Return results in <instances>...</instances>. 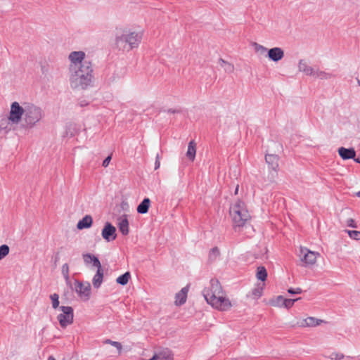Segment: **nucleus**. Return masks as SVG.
I'll return each instance as SVG.
<instances>
[{
  "label": "nucleus",
  "instance_id": "nucleus-1",
  "mask_svg": "<svg viewBox=\"0 0 360 360\" xmlns=\"http://www.w3.org/2000/svg\"><path fill=\"white\" fill-rule=\"evenodd\" d=\"M69 81L72 89L85 90L93 85L94 68L91 62H85L79 67L69 68Z\"/></svg>",
  "mask_w": 360,
  "mask_h": 360
},
{
  "label": "nucleus",
  "instance_id": "nucleus-2",
  "mask_svg": "<svg viewBox=\"0 0 360 360\" xmlns=\"http://www.w3.org/2000/svg\"><path fill=\"white\" fill-rule=\"evenodd\" d=\"M202 295L208 304L219 310L226 311L231 307L229 300L224 296L222 287L217 279L210 281V286L202 290Z\"/></svg>",
  "mask_w": 360,
  "mask_h": 360
},
{
  "label": "nucleus",
  "instance_id": "nucleus-3",
  "mask_svg": "<svg viewBox=\"0 0 360 360\" xmlns=\"http://www.w3.org/2000/svg\"><path fill=\"white\" fill-rule=\"evenodd\" d=\"M229 213L236 231H240V229L243 227L250 219L244 202L239 200L231 206Z\"/></svg>",
  "mask_w": 360,
  "mask_h": 360
},
{
  "label": "nucleus",
  "instance_id": "nucleus-4",
  "mask_svg": "<svg viewBox=\"0 0 360 360\" xmlns=\"http://www.w3.org/2000/svg\"><path fill=\"white\" fill-rule=\"evenodd\" d=\"M142 39L141 32L124 30L120 35L117 36L115 44L120 50L129 51L139 46Z\"/></svg>",
  "mask_w": 360,
  "mask_h": 360
},
{
  "label": "nucleus",
  "instance_id": "nucleus-5",
  "mask_svg": "<svg viewBox=\"0 0 360 360\" xmlns=\"http://www.w3.org/2000/svg\"><path fill=\"white\" fill-rule=\"evenodd\" d=\"M44 117L42 108L34 103H27L23 122L27 129L35 127Z\"/></svg>",
  "mask_w": 360,
  "mask_h": 360
},
{
  "label": "nucleus",
  "instance_id": "nucleus-6",
  "mask_svg": "<svg viewBox=\"0 0 360 360\" xmlns=\"http://www.w3.org/2000/svg\"><path fill=\"white\" fill-rule=\"evenodd\" d=\"M27 103L24 102L22 105L17 101H14L11 105L8 120L13 124H18L21 120L23 121Z\"/></svg>",
  "mask_w": 360,
  "mask_h": 360
},
{
  "label": "nucleus",
  "instance_id": "nucleus-7",
  "mask_svg": "<svg viewBox=\"0 0 360 360\" xmlns=\"http://www.w3.org/2000/svg\"><path fill=\"white\" fill-rule=\"evenodd\" d=\"M60 309L62 313L58 315L57 319L59 321L60 326L65 328L73 323V309L69 306H61Z\"/></svg>",
  "mask_w": 360,
  "mask_h": 360
},
{
  "label": "nucleus",
  "instance_id": "nucleus-8",
  "mask_svg": "<svg viewBox=\"0 0 360 360\" xmlns=\"http://www.w3.org/2000/svg\"><path fill=\"white\" fill-rule=\"evenodd\" d=\"M86 54L84 51H72L68 56V59L70 61L69 68L79 67L83 65L85 62H91L85 58Z\"/></svg>",
  "mask_w": 360,
  "mask_h": 360
},
{
  "label": "nucleus",
  "instance_id": "nucleus-9",
  "mask_svg": "<svg viewBox=\"0 0 360 360\" xmlns=\"http://www.w3.org/2000/svg\"><path fill=\"white\" fill-rule=\"evenodd\" d=\"M75 288L79 297L89 300L91 293V285L89 282L82 283L76 280L75 281Z\"/></svg>",
  "mask_w": 360,
  "mask_h": 360
},
{
  "label": "nucleus",
  "instance_id": "nucleus-10",
  "mask_svg": "<svg viewBox=\"0 0 360 360\" xmlns=\"http://www.w3.org/2000/svg\"><path fill=\"white\" fill-rule=\"evenodd\" d=\"M101 236L106 242H111L117 237L116 228L110 222H106L102 229Z\"/></svg>",
  "mask_w": 360,
  "mask_h": 360
},
{
  "label": "nucleus",
  "instance_id": "nucleus-11",
  "mask_svg": "<svg viewBox=\"0 0 360 360\" xmlns=\"http://www.w3.org/2000/svg\"><path fill=\"white\" fill-rule=\"evenodd\" d=\"M301 260L304 262L306 265H312L316 261L317 256L319 255L318 252L310 251L307 248H301Z\"/></svg>",
  "mask_w": 360,
  "mask_h": 360
},
{
  "label": "nucleus",
  "instance_id": "nucleus-12",
  "mask_svg": "<svg viewBox=\"0 0 360 360\" xmlns=\"http://www.w3.org/2000/svg\"><path fill=\"white\" fill-rule=\"evenodd\" d=\"M94 266L97 268V271L93 278L92 283L95 288H98L101 286L103 278V270L99 259H96L94 262Z\"/></svg>",
  "mask_w": 360,
  "mask_h": 360
},
{
  "label": "nucleus",
  "instance_id": "nucleus-13",
  "mask_svg": "<svg viewBox=\"0 0 360 360\" xmlns=\"http://www.w3.org/2000/svg\"><path fill=\"white\" fill-rule=\"evenodd\" d=\"M265 160L266 164L269 165L270 169L274 172L275 175L272 174V178L274 179L278 169V160L279 157L275 154H266L265 156Z\"/></svg>",
  "mask_w": 360,
  "mask_h": 360
},
{
  "label": "nucleus",
  "instance_id": "nucleus-14",
  "mask_svg": "<svg viewBox=\"0 0 360 360\" xmlns=\"http://www.w3.org/2000/svg\"><path fill=\"white\" fill-rule=\"evenodd\" d=\"M267 56L270 60L278 62L284 57V51L280 47H274L268 50Z\"/></svg>",
  "mask_w": 360,
  "mask_h": 360
},
{
  "label": "nucleus",
  "instance_id": "nucleus-15",
  "mask_svg": "<svg viewBox=\"0 0 360 360\" xmlns=\"http://www.w3.org/2000/svg\"><path fill=\"white\" fill-rule=\"evenodd\" d=\"M127 74V68L124 67L117 68L112 75L108 79L109 84L115 82L116 81L123 78Z\"/></svg>",
  "mask_w": 360,
  "mask_h": 360
},
{
  "label": "nucleus",
  "instance_id": "nucleus-16",
  "mask_svg": "<svg viewBox=\"0 0 360 360\" xmlns=\"http://www.w3.org/2000/svg\"><path fill=\"white\" fill-rule=\"evenodd\" d=\"M338 151L339 155L344 160L352 159L356 157V151L353 148H346L345 147H340L338 148Z\"/></svg>",
  "mask_w": 360,
  "mask_h": 360
},
{
  "label": "nucleus",
  "instance_id": "nucleus-17",
  "mask_svg": "<svg viewBox=\"0 0 360 360\" xmlns=\"http://www.w3.org/2000/svg\"><path fill=\"white\" fill-rule=\"evenodd\" d=\"M118 228L122 235L127 236L129 234V221L126 214L122 215L118 218Z\"/></svg>",
  "mask_w": 360,
  "mask_h": 360
},
{
  "label": "nucleus",
  "instance_id": "nucleus-18",
  "mask_svg": "<svg viewBox=\"0 0 360 360\" xmlns=\"http://www.w3.org/2000/svg\"><path fill=\"white\" fill-rule=\"evenodd\" d=\"M188 292V286H186L183 288L178 293L176 294L175 303L176 305H182L186 302Z\"/></svg>",
  "mask_w": 360,
  "mask_h": 360
},
{
  "label": "nucleus",
  "instance_id": "nucleus-19",
  "mask_svg": "<svg viewBox=\"0 0 360 360\" xmlns=\"http://www.w3.org/2000/svg\"><path fill=\"white\" fill-rule=\"evenodd\" d=\"M93 223V219L91 215H86L82 218V219L79 220L77 224V228L79 230H82L84 229L90 228Z\"/></svg>",
  "mask_w": 360,
  "mask_h": 360
},
{
  "label": "nucleus",
  "instance_id": "nucleus-20",
  "mask_svg": "<svg viewBox=\"0 0 360 360\" xmlns=\"http://www.w3.org/2000/svg\"><path fill=\"white\" fill-rule=\"evenodd\" d=\"M322 322L323 321L321 319L310 316L303 319L300 326L302 327H314L319 326Z\"/></svg>",
  "mask_w": 360,
  "mask_h": 360
},
{
  "label": "nucleus",
  "instance_id": "nucleus-21",
  "mask_svg": "<svg viewBox=\"0 0 360 360\" xmlns=\"http://www.w3.org/2000/svg\"><path fill=\"white\" fill-rule=\"evenodd\" d=\"M298 68L300 72H304L306 75L312 76L314 72L315 68L309 66L307 63L303 60H300L298 64Z\"/></svg>",
  "mask_w": 360,
  "mask_h": 360
},
{
  "label": "nucleus",
  "instance_id": "nucleus-22",
  "mask_svg": "<svg viewBox=\"0 0 360 360\" xmlns=\"http://www.w3.org/2000/svg\"><path fill=\"white\" fill-rule=\"evenodd\" d=\"M314 78H319L321 79H329L334 77L330 72H327L323 70H321L319 68H315L314 74L312 75Z\"/></svg>",
  "mask_w": 360,
  "mask_h": 360
},
{
  "label": "nucleus",
  "instance_id": "nucleus-23",
  "mask_svg": "<svg viewBox=\"0 0 360 360\" xmlns=\"http://www.w3.org/2000/svg\"><path fill=\"white\" fill-rule=\"evenodd\" d=\"M150 205V200L146 198L137 207V212L139 214H146L148 212V209Z\"/></svg>",
  "mask_w": 360,
  "mask_h": 360
},
{
  "label": "nucleus",
  "instance_id": "nucleus-24",
  "mask_svg": "<svg viewBox=\"0 0 360 360\" xmlns=\"http://www.w3.org/2000/svg\"><path fill=\"white\" fill-rule=\"evenodd\" d=\"M195 154H196L195 143L194 142V141H191L188 143V150L186 152V157L191 161L193 162L195 160Z\"/></svg>",
  "mask_w": 360,
  "mask_h": 360
},
{
  "label": "nucleus",
  "instance_id": "nucleus-25",
  "mask_svg": "<svg viewBox=\"0 0 360 360\" xmlns=\"http://www.w3.org/2000/svg\"><path fill=\"white\" fill-rule=\"evenodd\" d=\"M219 65L224 68V71L228 73H232L234 70V66L233 64L224 60L222 58L219 60Z\"/></svg>",
  "mask_w": 360,
  "mask_h": 360
},
{
  "label": "nucleus",
  "instance_id": "nucleus-26",
  "mask_svg": "<svg viewBox=\"0 0 360 360\" xmlns=\"http://www.w3.org/2000/svg\"><path fill=\"white\" fill-rule=\"evenodd\" d=\"M219 255H220V251L217 247H214V248H212L209 253V257H208L209 262H215L217 260V259L219 257Z\"/></svg>",
  "mask_w": 360,
  "mask_h": 360
},
{
  "label": "nucleus",
  "instance_id": "nucleus-27",
  "mask_svg": "<svg viewBox=\"0 0 360 360\" xmlns=\"http://www.w3.org/2000/svg\"><path fill=\"white\" fill-rule=\"evenodd\" d=\"M283 302H284V297L281 295H279L275 298L271 299L269 301V304L273 307H283Z\"/></svg>",
  "mask_w": 360,
  "mask_h": 360
},
{
  "label": "nucleus",
  "instance_id": "nucleus-28",
  "mask_svg": "<svg viewBox=\"0 0 360 360\" xmlns=\"http://www.w3.org/2000/svg\"><path fill=\"white\" fill-rule=\"evenodd\" d=\"M267 277L266 269L264 266H259L257 271V279L264 281Z\"/></svg>",
  "mask_w": 360,
  "mask_h": 360
},
{
  "label": "nucleus",
  "instance_id": "nucleus-29",
  "mask_svg": "<svg viewBox=\"0 0 360 360\" xmlns=\"http://www.w3.org/2000/svg\"><path fill=\"white\" fill-rule=\"evenodd\" d=\"M131 277V274L129 271H127L125 272L124 274L120 276L117 279H116V281L117 283L122 285H126L128 281H129V279Z\"/></svg>",
  "mask_w": 360,
  "mask_h": 360
},
{
  "label": "nucleus",
  "instance_id": "nucleus-30",
  "mask_svg": "<svg viewBox=\"0 0 360 360\" xmlns=\"http://www.w3.org/2000/svg\"><path fill=\"white\" fill-rule=\"evenodd\" d=\"M103 343L104 344H109L113 347H115L117 350V352L119 354H121L122 352V345L120 342H116V341H112L110 339H106L103 341Z\"/></svg>",
  "mask_w": 360,
  "mask_h": 360
},
{
  "label": "nucleus",
  "instance_id": "nucleus-31",
  "mask_svg": "<svg viewBox=\"0 0 360 360\" xmlns=\"http://www.w3.org/2000/svg\"><path fill=\"white\" fill-rule=\"evenodd\" d=\"M83 259H84V262L86 264H89V263L92 262L94 266V262L96 261V259H98L97 257H96L94 255L89 254V253L84 254Z\"/></svg>",
  "mask_w": 360,
  "mask_h": 360
},
{
  "label": "nucleus",
  "instance_id": "nucleus-32",
  "mask_svg": "<svg viewBox=\"0 0 360 360\" xmlns=\"http://www.w3.org/2000/svg\"><path fill=\"white\" fill-rule=\"evenodd\" d=\"M62 274L65 279L67 283H70L69 277V266L68 264H64L62 266Z\"/></svg>",
  "mask_w": 360,
  "mask_h": 360
},
{
  "label": "nucleus",
  "instance_id": "nucleus-33",
  "mask_svg": "<svg viewBox=\"0 0 360 360\" xmlns=\"http://www.w3.org/2000/svg\"><path fill=\"white\" fill-rule=\"evenodd\" d=\"M300 297L296 298V299H285L283 303V307L286 309H290L292 307L295 302L300 300Z\"/></svg>",
  "mask_w": 360,
  "mask_h": 360
},
{
  "label": "nucleus",
  "instance_id": "nucleus-34",
  "mask_svg": "<svg viewBox=\"0 0 360 360\" xmlns=\"http://www.w3.org/2000/svg\"><path fill=\"white\" fill-rule=\"evenodd\" d=\"M252 46L254 47L256 52H260L262 53L268 51V49L264 46L259 44L257 42H252Z\"/></svg>",
  "mask_w": 360,
  "mask_h": 360
},
{
  "label": "nucleus",
  "instance_id": "nucleus-35",
  "mask_svg": "<svg viewBox=\"0 0 360 360\" xmlns=\"http://www.w3.org/2000/svg\"><path fill=\"white\" fill-rule=\"evenodd\" d=\"M263 288L262 287H257L252 289V295L254 299H257L260 297L262 295Z\"/></svg>",
  "mask_w": 360,
  "mask_h": 360
},
{
  "label": "nucleus",
  "instance_id": "nucleus-36",
  "mask_svg": "<svg viewBox=\"0 0 360 360\" xmlns=\"http://www.w3.org/2000/svg\"><path fill=\"white\" fill-rule=\"evenodd\" d=\"M52 301V307L53 309H56L59 307V296L58 294L54 293L50 296Z\"/></svg>",
  "mask_w": 360,
  "mask_h": 360
},
{
  "label": "nucleus",
  "instance_id": "nucleus-37",
  "mask_svg": "<svg viewBox=\"0 0 360 360\" xmlns=\"http://www.w3.org/2000/svg\"><path fill=\"white\" fill-rule=\"evenodd\" d=\"M9 252V248L6 245L0 246V260L4 258Z\"/></svg>",
  "mask_w": 360,
  "mask_h": 360
},
{
  "label": "nucleus",
  "instance_id": "nucleus-38",
  "mask_svg": "<svg viewBox=\"0 0 360 360\" xmlns=\"http://www.w3.org/2000/svg\"><path fill=\"white\" fill-rule=\"evenodd\" d=\"M349 237L354 240H360V231H346Z\"/></svg>",
  "mask_w": 360,
  "mask_h": 360
},
{
  "label": "nucleus",
  "instance_id": "nucleus-39",
  "mask_svg": "<svg viewBox=\"0 0 360 360\" xmlns=\"http://www.w3.org/2000/svg\"><path fill=\"white\" fill-rule=\"evenodd\" d=\"M9 121L8 117L1 119L0 121V129L6 130L8 127Z\"/></svg>",
  "mask_w": 360,
  "mask_h": 360
},
{
  "label": "nucleus",
  "instance_id": "nucleus-40",
  "mask_svg": "<svg viewBox=\"0 0 360 360\" xmlns=\"http://www.w3.org/2000/svg\"><path fill=\"white\" fill-rule=\"evenodd\" d=\"M345 356L343 354L338 352H333L330 356V359L332 360H340L342 359Z\"/></svg>",
  "mask_w": 360,
  "mask_h": 360
},
{
  "label": "nucleus",
  "instance_id": "nucleus-41",
  "mask_svg": "<svg viewBox=\"0 0 360 360\" xmlns=\"http://www.w3.org/2000/svg\"><path fill=\"white\" fill-rule=\"evenodd\" d=\"M288 292L290 293V294H292V295H295V294H300L302 293V290L300 288H297L296 289H294V288H289L288 290Z\"/></svg>",
  "mask_w": 360,
  "mask_h": 360
},
{
  "label": "nucleus",
  "instance_id": "nucleus-42",
  "mask_svg": "<svg viewBox=\"0 0 360 360\" xmlns=\"http://www.w3.org/2000/svg\"><path fill=\"white\" fill-rule=\"evenodd\" d=\"M112 159V155H108L103 162L102 166L104 167H107Z\"/></svg>",
  "mask_w": 360,
  "mask_h": 360
},
{
  "label": "nucleus",
  "instance_id": "nucleus-43",
  "mask_svg": "<svg viewBox=\"0 0 360 360\" xmlns=\"http://www.w3.org/2000/svg\"><path fill=\"white\" fill-rule=\"evenodd\" d=\"M347 224L348 226L352 227V228H356V224L354 219H349L347 221Z\"/></svg>",
  "mask_w": 360,
  "mask_h": 360
},
{
  "label": "nucleus",
  "instance_id": "nucleus-44",
  "mask_svg": "<svg viewBox=\"0 0 360 360\" xmlns=\"http://www.w3.org/2000/svg\"><path fill=\"white\" fill-rule=\"evenodd\" d=\"M160 166V155L158 153L156 155V160L155 162V169H158Z\"/></svg>",
  "mask_w": 360,
  "mask_h": 360
},
{
  "label": "nucleus",
  "instance_id": "nucleus-45",
  "mask_svg": "<svg viewBox=\"0 0 360 360\" xmlns=\"http://www.w3.org/2000/svg\"><path fill=\"white\" fill-rule=\"evenodd\" d=\"M60 260L59 251L57 252L54 256V264L56 265Z\"/></svg>",
  "mask_w": 360,
  "mask_h": 360
},
{
  "label": "nucleus",
  "instance_id": "nucleus-46",
  "mask_svg": "<svg viewBox=\"0 0 360 360\" xmlns=\"http://www.w3.org/2000/svg\"><path fill=\"white\" fill-rule=\"evenodd\" d=\"M168 113H180V110H176V109H168L167 110Z\"/></svg>",
  "mask_w": 360,
  "mask_h": 360
},
{
  "label": "nucleus",
  "instance_id": "nucleus-47",
  "mask_svg": "<svg viewBox=\"0 0 360 360\" xmlns=\"http://www.w3.org/2000/svg\"><path fill=\"white\" fill-rule=\"evenodd\" d=\"M353 159H354V160L356 162H357V163H360V157H358V158H353Z\"/></svg>",
  "mask_w": 360,
  "mask_h": 360
},
{
  "label": "nucleus",
  "instance_id": "nucleus-48",
  "mask_svg": "<svg viewBox=\"0 0 360 360\" xmlns=\"http://www.w3.org/2000/svg\"><path fill=\"white\" fill-rule=\"evenodd\" d=\"M48 360H56L55 358H53V356H49L48 358Z\"/></svg>",
  "mask_w": 360,
  "mask_h": 360
},
{
  "label": "nucleus",
  "instance_id": "nucleus-49",
  "mask_svg": "<svg viewBox=\"0 0 360 360\" xmlns=\"http://www.w3.org/2000/svg\"><path fill=\"white\" fill-rule=\"evenodd\" d=\"M356 81H357V83L359 84V86H360V80L359 78H356Z\"/></svg>",
  "mask_w": 360,
  "mask_h": 360
},
{
  "label": "nucleus",
  "instance_id": "nucleus-50",
  "mask_svg": "<svg viewBox=\"0 0 360 360\" xmlns=\"http://www.w3.org/2000/svg\"><path fill=\"white\" fill-rule=\"evenodd\" d=\"M357 196L360 197V191L357 193Z\"/></svg>",
  "mask_w": 360,
  "mask_h": 360
},
{
  "label": "nucleus",
  "instance_id": "nucleus-51",
  "mask_svg": "<svg viewBox=\"0 0 360 360\" xmlns=\"http://www.w3.org/2000/svg\"><path fill=\"white\" fill-rule=\"evenodd\" d=\"M238 189V188L237 187L236 189V192H235L236 193H237Z\"/></svg>",
  "mask_w": 360,
  "mask_h": 360
}]
</instances>
